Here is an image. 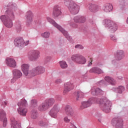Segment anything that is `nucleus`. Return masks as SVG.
I'll return each mask as SVG.
<instances>
[{
	"mask_svg": "<svg viewBox=\"0 0 128 128\" xmlns=\"http://www.w3.org/2000/svg\"><path fill=\"white\" fill-rule=\"evenodd\" d=\"M96 102L99 104L100 107L102 112H104L106 114L110 112V108H112V104L106 98L101 99L94 98H90L88 101L82 102L80 108L82 109L86 108H90L92 104H96Z\"/></svg>",
	"mask_w": 128,
	"mask_h": 128,
	"instance_id": "nucleus-1",
	"label": "nucleus"
},
{
	"mask_svg": "<svg viewBox=\"0 0 128 128\" xmlns=\"http://www.w3.org/2000/svg\"><path fill=\"white\" fill-rule=\"evenodd\" d=\"M7 6L8 9L6 11L5 15H2L0 16V20L6 28H10L14 26L12 20H14V12L10 8L14 10L16 8V4L10 2L8 4Z\"/></svg>",
	"mask_w": 128,
	"mask_h": 128,
	"instance_id": "nucleus-2",
	"label": "nucleus"
},
{
	"mask_svg": "<svg viewBox=\"0 0 128 128\" xmlns=\"http://www.w3.org/2000/svg\"><path fill=\"white\" fill-rule=\"evenodd\" d=\"M64 4L68 8L70 14H77L80 12V6L74 2L72 0H64Z\"/></svg>",
	"mask_w": 128,
	"mask_h": 128,
	"instance_id": "nucleus-3",
	"label": "nucleus"
},
{
	"mask_svg": "<svg viewBox=\"0 0 128 128\" xmlns=\"http://www.w3.org/2000/svg\"><path fill=\"white\" fill-rule=\"evenodd\" d=\"M46 20L48 22L50 23V24H52V26L58 28V30L60 32H62L64 36L66 38H67L68 40H69V42H72V38L70 36V34H68V32L66 31V30H64L60 26L58 25V24L56 22V21H54V19L50 17H46Z\"/></svg>",
	"mask_w": 128,
	"mask_h": 128,
	"instance_id": "nucleus-4",
	"label": "nucleus"
},
{
	"mask_svg": "<svg viewBox=\"0 0 128 128\" xmlns=\"http://www.w3.org/2000/svg\"><path fill=\"white\" fill-rule=\"evenodd\" d=\"M86 22V17L84 16H76L74 20H71L67 22V24H69L72 28H78V24H82Z\"/></svg>",
	"mask_w": 128,
	"mask_h": 128,
	"instance_id": "nucleus-5",
	"label": "nucleus"
},
{
	"mask_svg": "<svg viewBox=\"0 0 128 128\" xmlns=\"http://www.w3.org/2000/svg\"><path fill=\"white\" fill-rule=\"evenodd\" d=\"M56 102V100L54 98H49L46 99L38 107V110L40 112H46L50 108H52Z\"/></svg>",
	"mask_w": 128,
	"mask_h": 128,
	"instance_id": "nucleus-6",
	"label": "nucleus"
},
{
	"mask_svg": "<svg viewBox=\"0 0 128 128\" xmlns=\"http://www.w3.org/2000/svg\"><path fill=\"white\" fill-rule=\"evenodd\" d=\"M103 22L106 28H108L110 32L114 33L118 30V24L110 19H105Z\"/></svg>",
	"mask_w": 128,
	"mask_h": 128,
	"instance_id": "nucleus-7",
	"label": "nucleus"
},
{
	"mask_svg": "<svg viewBox=\"0 0 128 128\" xmlns=\"http://www.w3.org/2000/svg\"><path fill=\"white\" fill-rule=\"evenodd\" d=\"M72 60L79 64H85L86 62V59L82 54H76L72 55L71 57Z\"/></svg>",
	"mask_w": 128,
	"mask_h": 128,
	"instance_id": "nucleus-8",
	"label": "nucleus"
},
{
	"mask_svg": "<svg viewBox=\"0 0 128 128\" xmlns=\"http://www.w3.org/2000/svg\"><path fill=\"white\" fill-rule=\"evenodd\" d=\"M28 44H30V40H27L26 42H24V40L22 38H16L14 40V44L15 46L19 48L20 50L28 46Z\"/></svg>",
	"mask_w": 128,
	"mask_h": 128,
	"instance_id": "nucleus-9",
	"label": "nucleus"
},
{
	"mask_svg": "<svg viewBox=\"0 0 128 128\" xmlns=\"http://www.w3.org/2000/svg\"><path fill=\"white\" fill-rule=\"evenodd\" d=\"M111 124L115 128H124V120L120 117L113 118Z\"/></svg>",
	"mask_w": 128,
	"mask_h": 128,
	"instance_id": "nucleus-10",
	"label": "nucleus"
},
{
	"mask_svg": "<svg viewBox=\"0 0 128 128\" xmlns=\"http://www.w3.org/2000/svg\"><path fill=\"white\" fill-rule=\"evenodd\" d=\"M40 52L38 50H33L28 54V58L30 62H36L40 56Z\"/></svg>",
	"mask_w": 128,
	"mask_h": 128,
	"instance_id": "nucleus-11",
	"label": "nucleus"
},
{
	"mask_svg": "<svg viewBox=\"0 0 128 128\" xmlns=\"http://www.w3.org/2000/svg\"><path fill=\"white\" fill-rule=\"evenodd\" d=\"M46 72V69L42 66H38L33 68L32 70V78L35 76L36 74H44Z\"/></svg>",
	"mask_w": 128,
	"mask_h": 128,
	"instance_id": "nucleus-12",
	"label": "nucleus"
},
{
	"mask_svg": "<svg viewBox=\"0 0 128 128\" xmlns=\"http://www.w3.org/2000/svg\"><path fill=\"white\" fill-rule=\"evenodd\" d=\"M30 68V65L28 64H23L22 66V70L23 72V74L26 76L27 78H32V70L28 71V68Z\"/></svg>",
	"mask_w": 128,
	"mask_h": 128,
	"instance_id": "nucleus-13",
	"label": "nucleus"
},
{
	"mask_svg": "<svg viewBox=\"0 0 128 128\" xmlns=\"http://www.w3.org/2000/svg\"><path fill=\"white\" fill-rule=\"evenodd\" d=\"M60 110L57 104L54 105L53 108L49 112L50 116H51L52 118H56L58 117V112H59Z\"/></svg>",
	"mask_w": 128,
	"mask_h": 128,
	"instance_id": "nucleus-14",
	"label": "nucleus"
},
{
	"mask_svg": "<svg viewBox=\"0 0 128 128\" xmlns=\"http://www.w3.org/2000/svg\"><path fill=\"white\" fill-rule=\"evenodd\" d=\"M26 24L28 26H30L32 24V18H34V14H32V11L29 10L26 12Z\"/></svg>",
	"mask_w": 128,
	"mask_h": 128,
	"instance_id": "nucleus-15",
	"label": "nucleus"
},
{
	"mask_svg": "<svg viewBox=\"0 0 128 128\" xmlns=\"http://www.w3.org/2000/svg\"><path fill=\"white\" fill-rule=\"evenodd\" d=\"M91 94L93 96H104V92L100 88H96V87H93L91 89Z\"/></svg>",
	"mask_w": 128,
	"mask_h": 128,
	"instance_id": "nucleus-16",
	"label": "nucleus"
},
{
	"mask_svg": "<svg viewBox=\"0 0 128 128\" xmlns=\"http://www.w3.org/2000/svg\"><path fill=\"white\" fill-rule=\"evenodd\" d=\"M62 14V8L58 5H56L53 8L52 16L54 18H58Z\"/></svg>",
	"mask_w": 128,
	"mask_h": 128,
	"instance_id": "nucleus-17",
	"label": "nucleus"
},
{
	"mask_svg": "<svg viewBox=\"0 0 128 128\" xmlns=\"http://www.w3.org/2000/svg\"><path fill=\"white\" fill-rule=\"evenodd\" d=\"M74 84H72L70 82H67L64 83V94H68V92H70V90H74Z\"/></svg>",
	"mask_w": 128,
	"mask_h": 128,
	"instance_id": "nucleus-18",
	"label": "nucleus"
},
{
	"mask_svg": "<svg viewBox=\"0 0 128 128\" xmlns=\"http://www.w3.org/2000/svg\"><path fill=\"white\" fill-rule=\"evenodd\" d=\"M6 66L10 68H16V60L12 58H6Z\"/></svg>",
	"mask_w": 128,
	"mask_h": 128,
	"instance_id": "nucleus-19",
	"label": "nucleus"
},
{
	"mask_svg": "<svg viewBox=\"0 0 128 128\" xmlns=\"http://www.w3.org/2000/svg\"><path fill=\"white\" fill-rule=\"evenodd\" d=\"M102 10L104 12H110L114 10V6L110 4H106L103 6Z\"/></svg>",
	"mask_w": 128,
	"mask_h": 128,
	"instance_id": "nucleus-20",
	"label": "nucleus"
},
{
	"mask_svg": "<svg viewBox=\"0 0 128 128\" xmlns=\"http://www.w3.org/2000/svg\"><path fill=\"white\" fill-rule=\"evenodd\" d=\"M64 112L68 116H74V110L72 108V106L70 105H66L64 108Z\"/></svg>",
	"mask_w": 128,
	"mask_h": 128,
	"instance_id": "nucleus-21",
	"label": "nucleus"
},
{
	"mask_svg": "<svg viewBox=\"0 0 128 128\" xmlns=\"http://www.w3.org/2000/svg\"><path fill=\"white\" fill-rule=\"evenodd\" d=\"M11 122V128H22V126H20V124L18 123L16 119L12 117L10 118Z\"/></svg>",
	"mask_w": 128,
	"mask_h": 128,
	"instance_id": "nucleus-22",
	"label": "nucleus"
},
{
	"mask_svg": "<svg viewBox=\"0 0 128 128\" xmlns=\"http://www.w3.org/2000/svg\"><path fill=\"white\" fill-rule=\"evenodd\" d=\"M105 80L108 82L109 84H111V86H116V81L114 78L110 76H106L104 78Z\"/></svg>",
	"mask_w": 128,
	"mask_h": 128,
	"instance_id": "nucleus-23",
	"label": "nucleus"
},
{
	"mask_svg": "<svg viewBox=\"0 0 128 128\" xmlns=\"http://www.w3.org/2000/svg\"><path fill=\"white\" fill-rule=\"evenodd\" d=\"M13 76L16 78H20L22 76V73L20 70L18 69H14L12 71Z\"/></svg>",
	"mask_w": 128,
	"mask_h": 128,
	"instance_id": "nucleus-24",
	"label": "nucleus"
},
{
	"mask_svg": "<svg viewBox=\"0 0 128 128\" xmlns=\"http://www.w3.org/2000/svg\"><path fill=\"white\" fill-rule=\"evenodd\" d=\"M90 72L100 74H104V71L98 67H93L90 70Z\"/></svg>",
	"mask_w": 128,
	"mask_h": 128,
	"instance_id": "nucleus-25",
	"label": "nucleus"
},
{
	"mask_svg": "<svg viewBox=\"0 0 128 128\" xmlns=\"http://www.w3.org/2000/svg\"><path fill=\"white\" fill-rule=\"evenodd\" d=\"M116 58L118 60H122V58H124V50H117L116 54Z\"/></svg>",
	"mask_w": 128,
	"mask_h": 128,
	"instance_id": "nucleus-26",
	"label": "nucleus"
},
{
	"mask_svg": "<svg viewBox=\"0 0 128 128\" xmlns=\"http://www.w3.org/2000/svg\"><path fill=\"white\" fill-rule=\"evenodd\" d=\"M17 110L20 116H26V112H28V109L24 108V107H19L18 108Z\"/></svg>",
	"mask_w": 128,
	"mask_h": 128,
	"instance_id": "nucleus-27",
	"label": "nucleus"
},
{
	"mask_svg": "<svg viewBox=\"0 0 128 128\" xmlns=\"http://www.w3.org/2000/svg\"><path fill=\"white\" fill-rule=\"evenodd\" d=\"M89 10L90 12H98L100 10V6L96 4H90Z\"/></svg>",
	"mask_w": 128,
	"mask_h": 128,
	"instance_id": "nucleus-28",
	"label": "nucleus"
},
{
	"mask_svg": "<svg viewBox=\"0 0 128 128\" xmlns=\"http://www.w3.org/2000/svg\"><path fill=\"white\" fill-rule=\"evenodd\" d=\"M18 106L19 108H26L28 104V101L26 99L22 98L18 103Z\"/></svg>",
	"mask_w": 128,
	"mask_h": 128,
	"instance_id": "nucleus-29",
	"label": "nucleus"
},
{
	"mask_svg": "<svg viewBox=\"0 0 128 128\" xmlns=\"http://www.w3.org/2000/svg\"><path fill=\"white\" fill-rule=\"evenodd\" d=\"M112 90L117 94H122L123 92H124V86H120L117 88H113Z\"/></svg>",
	"mask_w": 128,
	"mask_h": 128,
	"instance_id": "nucleus-30",
	"label": "nucleus"
},
{
	"mask_svg": "<svg viewBox=\"0 0 128 128\" xmlns=\"http://www.w3.org/2000/svg\"><path fill=\"white\" fill-rule=\"evenodd\" d=\"M74 95L76 96V100H80V98H84V94L81 91H76L74 92Z\"/></svg>",
	"mask_w": 128,
	"mask_h": 128,
	"instance_id": "nucleus-31",
	"label": "nucleus"
},
{
	"mask_svg": "<svg viewBox=\"0 0 128 128\" xmlns=\"http://www.w3.org/2000/svg\"><path fill=\"white\" fill-rule=\"evenodd\" d=\"M15 28L17 32H20L22 30V24H20V22L18 21L16 22Z\"/></svg>",
	"mask_w": 128,
	"mask_h": 128,
	"instance_id": "nucleus-32",
	"label": "nucleus"
},
{
	"mask_svg": "<svg viewBox=\"0 0 128 128\" xmlns=\"http://www.w3.org/2000/svg\"><path fill=\"white\" fill-rule=\"evenodd\" d=\"M38 114L36 110H32L31 112V118L33 120H36L38 118Z\"/></svg>",
	"mask_w": 128,
	"mask_h": 128,
	"instance_id": "nucleus-33",
	"label": "nucleus"
},
{
	"mask_svg": "<svg viewBox=\"0 0 128 128\" xmlns=\"http://www.w3.org/2000/svg\"><path fill=\"white\" fill-rule=\"evenodd\" d=\"M6 114L4 110L2 109L0 110V120H3L4 118H6Z\"/></svg>",
	"mask_w": 128,
	"mask_h": 128,
	"instance_id": "nucleus-34",
	"label": "nucleus"
},
{
	"mask_svg": "<svg viewBox=\"0 0 128 128\" xmlns=\"http://www.w3.org/2000/svg\"><path fill=\"white\" fill-rule=\"evenodd\" d=\"M0 104L3 108H6L8 106V102L4 98H1L0 100Z\"/></svg>",
	"mask_w": 128,
	"mask_h": 128,
	"instance_id": "nucleus-35",
	"label": "nucleus"
},
{
	"mask_svg": "<svg viewBox=\"0 0 128 128\" xmlns=\"http://www.w3.org/2000/svg\"><path fill=\"white\" fill-rule=\"evenodd\" d=\"M32 108H37L38 107V100L33 99L31 100L30 102Z\"/></svg>",
	"mask_w": 128,
	"mask_h": 128,
	"instance_id": "nucleus-36",
	"label": "nucleus"
},
{
	"mask_svg": "<svg viewBox=\"0 0 128 128\" xmlns=\"http://www.w3.org/2000/svg\"><path fill=\"white\" fill-rule=\"evenodd\" d=\"M59 64L62 68H68V64H66V62L64 61H60Z\"/></svg>",
	"mask_w": 128,
	"mask_h": 128,
	"instance_id": "nucleus-37",
	"label": "nucleus"
},
{
	"mask_svg": "<svg viewBox=\"0 0 128 128\" xmlns=\"http://www.w3.org/2000/svg\"><path fill=\"white\" fill-rule=\"evenodd\" d=\"M120 8L124 10L126 6V1L124 0H118Z\"/></svg>",
	"mask_w": 128,
	"mask_h": 128,
	"instance_id": "nucleus-38",
	"label": "nucleus"
},
{
	"mask_svg": "<svg viewBox=\"0 0 128 128\" xmlns=\"http://www.w3.org/2000/svg\"><path fill=\"white\" fill-rule=\"evenodd\" d=\"M50 32H44V33L42 34V36L43 38H50Z\"/></svg>",
	"mask_w": 128,
	"mask_h": 128,
	"instance_id": "nucleus-39",
	"label": "nucleus"
},
{
	"mask_svg": "<svg viewBox=\"0 0 128 128\" xmlns=\"http://www.w3.org/2000/svg\"><path fill=\"white\" fill-rule=\"evenodd\" d=\"M96 84L98 86H104V84H106V82H104V80H101L100 81L97 82Z\"/></svg>",
	"mask_w": 128,
	"mask_h": 128,
	"instance_id": "nucleus-40",
	"label": "nucleus"
},
{
	"mask_svg": "<svg viewBox=\"0 0 128 128\" xmlns=\"http://www.w3.org/2000/svg\"><path fill=\"white\" fill-rule=\"evenodd\" d=\"M110 37L111 40H112L114 42H116L118 40V38H116V37L115 36L110 35Z\"/></svg>",
	"mask_w": 128,
	"mask_h": 128,
	"instance_id": "nucleus-41",
	"label": "nucleus"
},
{
	"mask_svg": "<svg viewBox=\"0 0 128 128\" xmlns=\"http://www.w3.org/2000/svg\"><path fill=\"white\" fill-rule=\"evenodd\" d=\"M64 120L65 122L68 124V122H70V119H68V116H66L64 118Z\"/></svg>",
	"mask_w": 128,
	"mask_h": 128,
	"instance_id": "nucleus-42",
	"label": "nucleus"
},
{
	"mask_svg": "<svg viewBox=\"0 0 128 128\" xmlns=\"http://www.w3.org/2000/svg\"><path fill=\"white\" fill-rule=\"evenodd\" d=\"M46 122L42 120H40L38 122V125L40 126H46Z\"/></svg>",
	"mask_w": 128,
	"mask_h": 128,
	"instance_id": "nucleus-43",
	"label": "nucleus"
},
{
	"mask_svg": "<svg viewBox=\"0 0 128 128\" xmlns=\"http://www.w3.org/2000/svg\"><path fill=\"white\" fill-rule=\"evenodd\" d=\"M7 120H8V119H6V118H4V119H3V120H2V121L3 122V126L4 128H6V126Z\"/></svg>",
	"mask_w": 128,
	"mask_h": 128,
	"instance_id": "nucleus-44",
	"label": "nucleus"
},
{
	"mask_svg": "<svg viewBox=\"0 0 128 128\" xmlns=\"http://www.w3.org/2000/svg\"><path fill=\"white\" fill-rule=\"evenodd\" d=\"M92 61H93V58H90V60L88 61V66H92Z\"/></svg>",
	"mask_w": 128,
	"mask_h": 128,
	"instance_id": "nucleus-45",
	"label": "nucleus"
},
{
	"mask_svg": "<svg viewBox=\"0 0 128 128\" xmlns=\"http://www.w3.org/2000/svg\"><path fill=\"white\" fill-rule=\"evenodd\" d=\"M76 48H80V50H84V46L80 44H77L75 46Z\"/></svg>",
	"mask_w": 128,
	"mask_h": 128,
	"instance_id": "nucleus-46",
	"label": "nucleus"
},
{
	"mask_svg": "<svg viewBox=\"0 0 128 128\" xmlns=\"http://www.w3.org/2000/svg\"><path fill=\"white\" fill-rule=\"evenodd\" d=\"M62 81L61 80V79H57L55 80V84H62Z\"/></svg>",
	"mask_w": 128,
	"mask_h": 128,
	"instance_id": "nucleus-47",
	"label": "nucleus"
},
{
	"mask_svg": "<svg viewBox=\"0 0 128 128\" xmlns=\"http://www.w3.org/2000/svg\"><path fill=\"white\" fill-rule=\"evenodd\" d=\"M18 80V78H14V76H13V78L11 80V83L12 84H14V82Z\"/></svg>",
	"mask_w": 128,
	"mask_h": 128,
	"instance_id": "nucleus-48",
	"label": "nucleus"
},
{
	"mask_svg": "<svg viewBox=\"0 0 128 128\" xmlns=\"http://www.w3.org/2000/svg\"><path fill=\"white\" fill-rule=\"evenodd\" d=\"M50 60H52V57L50 56H46V62H50Z\"/></svg>",
	"mask_w": 128,
	"mask_h": 128,
	"instance_id": "nucleus-49",
	"label": "nucleus"
},
{
	"mask_svg": "<svg viewBox=\"0 0 128 128\" xmlns=\"http://www.w3.org/2000/svg\"><path fill=\"white\" fill-rule=\"evenodd\" d=\"M118 78L119 80H122V76H119L118 77Z\"/></svg>",
	"mask_w": 128,
	"mask_h": 128,
	"instance_id": "nucleus-50",
	"label": "nucleus"
},
{
	"mask_svg": "<svg viewBox=\"0 0 128 128\" xmlns=\"http://www.w3.org/2000/svg\"><path fill=\"white\" fill-rule=\"evenodd\" d=\"M116 60H113L112 61V64H114V62H116Z\"/></svg>",
	"mask_w": 128,
	"mask_h": 128,
	"instance_id": "nucleus-51",
	"label": "nucleus"
},
{
	"mask_svg": "<svg viewBox=\"0 0 128 128\" xmlns=\"http://www.w3.org/2000/svg\"><path fill=\"white\" fill-rule=\"evenodd\" d=\"M126 88L127 90H128V84L126 85Z\"/></svg>",
	"mask_w": 128,
	"mask_h": 128,
	"instance_id": "nucleus-52",
	"label": "nucleus"
}]
</instances>
